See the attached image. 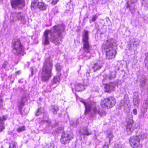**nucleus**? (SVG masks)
I'll list each match as a JSON object with an SVG mask.
<instances>
[{"label":"nucleus","mask_w":148,"mask_h":148,"mask_svg":"<svg viewBox=\"0 0 148 148\" xmlns=\"http://www.w3.org/2000/svg\"><path fill=\"white\" fill-rule=\"evenodd\" d=\"M52 67V60L49 57L45 59L43 64L41 77L43 82L48 81L51 76Z\"/></svg>","instance_id":"nucleus-1"},{"label":"nucleus","mask_w":148,"mask_h":148,"mask_svg":"<svg viewBox=\"0 0 148 148\" xmlns=\"http://www.w3.org/2000/svg\"><path fill=\"white\" fill-rule=\"evenodd\" d=\"M116 72L115 71L110 72L108 74L104 75L102 83L105 85L104 88L106 91L109 92L110 90H113L116 86V84L114 82H109L112 80H113L115 78Z\"/></svg>","instance_id":"nucleus-2"},{"label":"nucleus","mask_w":148,"mask_h":148,"mask_svg":"<svg viewBox=\"0 0 148 148\" xmlns=\"http://www.w3.org/2000/svg\"><path fill=\"white\" fill-rule=\"evenodd\" d=\"M117 45L115 41L113 39H108L106 44H103L102 48L106 52L107 58L112 59L114 58L116 54V51L113 49V47L116 46Z\"/></svg>","instance_id":"nucleus-3"},{"label":"nucleus","mask_w":148,"mask_h":148,"mask_svg":"<svg viewBox=\"0 0 148 148\" xmlns=\"http://www.w3.org/2000/svg\"><path fill=\"white\" fill-rule=\"evenodd\" d=\"M65 28V26L63 24H58L54 26L52 29L46 30L44 33L45 37H55L56 36L60 37L64 32Z\"/></svg>","instance_id":"nucleus-4"},{"label":"nucleus","mask_w":148,"mask_h":148,"mask_svg":"<svg viewBox=\"0 0 148 148\" xmlns=\"http://www.w3.org/2000/svg\"><path fill=\"white\" fill-rule=\"evenodd\" d=\"M19 38H15L12 40L13 51L17 55L22 54L24 52V48Z\"/></svg>","instance_id":"nucleus-5"},{"label":"nucleus","mask_w":148,"mask_h":148,"mask_svg":"<svg viewBox=\"0 0 148 148\" xmlns=\"http://www.w3.org/2000/svg\"><path fill=\"white\" fill-rule=\"evenodd\" d=\"M82 102L85 106L86 110L85 114L86 115L87 114H89L91 117H92L94 114L97 113L101 116L103 115V114H104L103 112L101 113L100 111L97 110L95 107H93L90 105L87 104L84 100H82Z\"/></svg>","instance_id":"nucleus-6"},{"label":"nucleus","mask_w":148,"mask_h":148,"mask_svg":"<svg viewBox=\"0 0 148 148\" xmlns=\"http://www.w3.org/2000/svg\"><path fill=\"white\" fill-rule=\"evenodd\" d=\"M116 103L115 99L113 97H110L101 101V105L104 108H110L114 106Z\"/></svg>","instance_id":"nucleus-7"},{"label":"nucleus","mask_w":148,"mask_h":148,"mask_svg":"<svg viewBox=\"0 0 148 148\" xmlns=\"http://www.w3.org/2000/svg\"><path fill=\"white\" fill-rule=\"evenodd\" d=\"M130 100L128 95L127 94H125L124 95V99L121 100L119 105L118 109H121L123 108L124 110L126 112H130V110L129 108Z\"/></svg>","instance_id":"nucleus-8"},{"label":"nucleus","mask_w":148,"mask_h":148,"mask_svg":"<svg viewBox=\"0 0 148 148\" xmlns=\"http://www.w3.org/2000/svg\"><path fill=\"white\" fill-rule=\"evenodd\" d=\"M130 145L134 148L141 147L142 146V143L140 139L138 136H133L130 140Z\"/></svg>","instance_id":"nucleus-9"},{"label":"nucleus","mask_w":148,"mask_h":148,"mask_svg":"<svg viewBox=\"0 0 148 148\" xmlns=\"http://www.w3.org/2000/svg\"><path fill=\"white\" fill-rule=\"evenodd\" d=\"M132 119V113L127 115L126 119V121L127 122L126 126V131L128 134H131L134 130L133 126L134 121Z\"/></svg>","instance_id":"nucleus-10"},{"label":"nucleus","mask_w":148,"mask_h":148,"mask_svg":"<svg viewBox=\"0 0 148 148\" xmlns=\"http://www.w3.org/2000/svg\"><path fill=\"white\" fill-rule=\"evenodd\" d=\"M73 137V135L72 133H64L62 135L60 141L62 144H65L69 143Z\"/></svg>","instance_id":"nucleus-11"},{"label":"nucleus","mask_w":148,"mask_h":148,"mask_svg":"<svg viewBox=\"0 0 148 148\" xmlns=\"http://www.w3.org/2000/svg\"><path fill=\"white\" fill-rule=\"evenodd\" d=\"M61 38H44L42 40V43L44 45L49 44V40L56 45L60 44L62 42Z\"/></svg>","instance_id":"nucleus-12"},{"label":"nucleus","mask_w":148,"mask_h":148,"mask_svg":"<svg viewBox=\"0 0 148 148\" xmlns=\"http://www.w3.org/2000/svg\"><path fill=\"white\" fill-rule=\"evenodd\" d=\"M11 2L12 8L15 9L21 8L25 5L24 0H11Z\"/></svg>","instance_id":"nucleus-13"},{"label":"nucleus","mask_w":148,"mask_h":148,"mask_svg":"<svg viewBox=\"0 0 148 148\" xmlns=\"http://www.w3.org/2000/svg\"><path fill=\"white\" fill-rule=\"evenodd\" d=\"M82 42L83 45V49L84 51L89 55L88 57V58H89L90 56L89 53L91 47V45L89 41L88 38H83Z\"/></svg>","instance_id":"nucleus-14"},{"label":"nucleus","mask_w":148,"mask_h":148,"mask_svg":"<svg viewBox=\"0 0 148 148\" xmlns=\"http://www.w3.org/2000/svg\"><path fill=\"white\" fill-rule=\"evenodd\" d=\"M12 17H14V18H17L18 20H20L21 22L23 24H25L26 22V21L25 19V17L22 15L21 12L17 13L15 12L14 14H12Z\"/></svg>","instance_id":"nucleus-15"},{"label":"nucleus","mask_w":148,"mask_h":148,"mask_svg":"<svg viewBox=\"0 0 148 148\" xmlns=\"http://www.w3.org/2000/svg\"><path fill=\"white\" fill-rule=\"evenodd\" d=\"M140 103V99L138 92H135L133 97V103L134 106L138 107Z\"/></svg>","instance_id":"nucleus-16"},{"label":"nucleus","mask_w":148,"mask_h":148,"mask_svg":"<svg viewBox=\"0 0 148 148\" xmlns=\"http://www.w3.org/2000/svg\"><path fill=\"white\" fill-rule=\"evenodd\" d=\"M106 138L105 140L106 141H108L109 143H110L114 137L112 132L110 130H108L106 131Z\"/></svg>","instance_id":"nucleus-17"},{"label":"nucleus","mask_w":148,"mask_h":148,"mask_svg":"<svg viewBox=\"0 0 148 148\" xmlns=\"http://www.w3.org/2000/svg\"><path fill=\"white\" fill-rule=\"evenodd\" d=\"M26 101V98L24 96L22 97L19 99L18 101V106L20 110L21 109L22 107L24 106Z\"/></svg>","instance_id":"nucleus-18"},{"label":"nucleus","mask_w":148,"mask_h":148,"mask_svg":"<svg viewBox=\"0 0 148 148\" xmlns=\"http://www.w3.org/2000/svg\"><path fill=\"white\" fill-rule=\"evenodd\" d=\"M7 118L6 115L0 117V131H2L4 129V121Z\"/></svg>","instance_id":"nucleus-19"},{"label":"nucleus","mask_w":148,"mask_h":148,"mask_svg":"<svg viewBox=\"0 0 148 148\" xmlns=\"http://www.w3.org/2000/svg\"><path fill=\"white\" fill-rule=\"evenodd\" d=\"M102 65L99 62L95 63L92 66V69L95 72L101 69Z\"/></svg>","instance_id":"nucleus-20"},{"label":"nucleus","mask_w":148,"mask_h":148,"mask_svg":"<svg viewBox=\"0 0 148 148\" xmlns=\"http://www.w3.org/2000/svg\"><path fill=\"white\" fill-rule=\"evenodd\" d=\"M75 88L76 90L80 91L84 89V86L80 84L76 83L75 84Z\"/></svg>","instance_id":"nucleus-21"},{"label":"nucleus","mask_w":148,"mask_h":148,"mask_svg":"<svg viewBox=\"0 0 148 148\" xmlns=\"http://www.w3.org/2000/svg\"><path fill=\"white\" fill-rule=\"evenodd\" d=\"M57 76L54 77L53 79V83L54 84H57L60 82V74L59 73H58Z\"/></svg>","instance_id":"nucleus-22"},{"label":"nucleus","mask_w":148,"mask_h":148,"mask_svg":"<svg viewBox=\"0 0 148 148\" xmlns=\"http://www.w3.org/2000/svg\"><path fill=\"white\" fill-rule=\"evenodd\" d=\"M82 134L84 135L88 136L92 134L90 131L88 130L86 127L84 128L83 131L81 132Z\"/></svg>","instance_id":"nucleus-23"},{"label":"nucleus","mask_w":148,"mask_h":148,"mask_svg":"<svg viewBox=\"0 0 148 148\" xmlns=\"http://www.w3.org/2000/svg\"><path fill=\"white\" fill-rule=\"evenodd\" d=\"M37 7L40 10H43L45 9L46 6L44 3L41 2H38L37 4Z\"/></svg>","instance_id":"nucleus-24"},{"label":"nucleus","mask_w":148,"mask_h":148,"mask_svg":"<svg viewBox=\"0 0 148 148\" xmlns=\"http://www.w3.org/2000/svg\"><path fill=\"white\" fill-rule=\"evenodd\" d=\"M79 119H77L75 121H70V124L72 126L74 127H76L79 123Z\"/></svg>","instance_id":"nucleus-25"},{"label":"nucleus","mask_w":148,"mask_h":148,"mask_svg":"<svg viewBox=\"0 0 148 148\" xmlns=\"http://www.w3.org/2000/svg\"><path fill=\"white\" fill-rule=\"evenodd\" d=\"M50 109L53 114H56L57 111L58 110V107L56 106H52Z\"/></svg>","instance_id":"nucleus-26"},{"label":"nucleus","mask_w":148,"mask_h":148,"mask_svg":"<svg viewBox=\"0 0 148 148\" xmlns=\"http://www.w3.org/2000/svg\"><path fill=\"white\" fill-rule=\"evenodd\" d=\"M98 16L96 14L93 15L92 16H91L89 19L90 23H91L92 22L95 21L98 18Z\"/></svg>","instance_id":"nucleus-27"},{"label":"nucleus","mask_w":148,"mask_h":148,"mask_svg":"<svg viewBox=\"0 0 148 148\" xmlns=\"http://www.w3.org/2000/svg\"><path fill=\"white\" fill-rule=\"evenodd\" d=\"M17 143L15 142H12L10 144L9 148H16Z\"/></svg>","instance_id":"nucleus-28"},{"label":"nucleus","mask_w":148,"mask_h":148,"mask_svg":"<svg viewBox=\"0 0 148 148\" xmlns=\"http://www.w3.org/2000/svg\"><path fill=\"white\" fill-rule=\"evenodd\" d=\"M56 70L58 72H60L61 70L62 66L59 63H57L55 65Z\"/></svg>","instance_id":"nucleus-29"},{"label":"nucleus","mask_w":148,"mask_h":148,"mask_svg":"<svg viewBox=\"0 0 148 148\" xmlns=\"http://www.w3.org/2000/svg\"><path fill=\"white\" fill-rule=\"evenodd\" d=\"M25 130V126H22L19 127L16 129L17 131L18 132H21L24 131Z\"/></svg>","instance_id":"nucleus-30"},{"label":"nucleus","mask_w":148,"mask_h":148,"mask_svg":"<svg viewBox=\"0 0 148 148\" xmlns=\"http://www.w3.org/2000/svg\"><path fill=\"white\" fill-rule=\"evenodd\" d=\"M44 112V109L42 108H39L37 111L36 115L37 116L40 115L41 113Z\"/></svg>","instance_id":"nucleus-31"},{"label":"nucleus","mask_w":148,"mask_h":148,"mask_svg":"<svg viewBox=\"0 0 148 148\" xmlns=\"http://www.w3.org/2000/svg\"><path fill=\"white\" fill-rule=\"evenodd\" d=\"M89 32L88 30H84L83 32V37H88Z\"/></svg>","instance_id":"nucleus-32"},{"label":"nucleus","mask_w":148,"mask_h":148,"mask_svg":"<svg viewBox=\"0 0 148 148\" xmlns=\"http://www.w3.org/2000/svg\"><path fill=\"white\" fill-rule=\"evenodd\" d=\"M44 148H54V144L53 143H50L46 145Z\"/></svg>","instance_id":"nucleus-33"},{"label":"nucleus","mask_w":148,"mask_h":148,"mask_svg":"<svg viewBox=\"0 0 148 148\" xmlns=\"http://www.w3.org/2000/svg\"><path fill=\"white\" fill-rule=\"evenodd\" d=\"M140 85L142 87H143L145 83V78H142L140 81Z\"/></svg>","instance_id":"nucleus-34"},{"label":"nucleus","mask_w":148,"mask_h":148,"mask_svg":"<svg viewBox=\"0 0 148 148\" xmlns=\"http://www.w3.org/2000/svg\"><path fill=\"white\" fill-rule=\"evenodd\" d=\"M127 8H129V10L131 12H133L134 10V7H131L129 5V4H127Z\"/></svg>","instance_id":"nucleus-35"},{"label":"nucleus","mask_w":148,"mask_h":148,"mask_svg":"<svg viewBox=\"0 0 148 148\" xmlns=\"http://www.w3.org/2000/svg\"><path fill=\"white\" fill-rule=\"evenodd\" d=\"M110 143H109L108 141H106L105 144L103 147V148H109V146L110 144Z\"/></svg>","instance_id":"nucleus-36"},{"label":"nucleus","mask_w":148,"mask_h":148,"mask_svg":"<svg viewBox=\"0 0 148 148\" xmlns=\"http://www.w3.org/2000/svg\"><path fill=\"white\" fill-rule=\"evenodd\" d=\"M9 65L8 64V62L6 61H5L3 65V67L4 69H8V66Z\"/></svg>","instance_id":"nucleus-37"},{"label":"nucleus","mask_w":148,"mask_h":148,"mask_svg":"<svg viewBox=\"0 0 148 148\" xmlns=\"http://www.w3.org/2000/svg\"><path fill=\"white\" fill-rule=\"evenodd\" d=\"M124 145L121 143L117 144L116 148H124Z\"/></svg>","instance_id":"nucleus-38"},{"label":"nucleus","mask_w":148,"mask_h":148,"mask_svg":"<svg viewBox=\"0 0 148 148\" xmlns=\"http://www.w3.org/2000/svg\"><path fill=\"white\" fill-rule=\"evenodd\" d=\"M38 2L37 1H35L32 3L31 5V7L32 8H35L36 6H37V4Z\"/></svg>","instance_id":"nucleus-39"},{"label":"nucleus","mask_w":148,"mask_h":148,"mask_svg":"<svg viewBox=\"0 0 148 148\" xmlns=\"http://www.w3.org/2000/svg\"><path fill=\"white\" fill-rule=\"evenodd\" d=\"M139 136L140 138V137L142 139H145L147 137L146 135L144 134H142L141 135H139Z\"/></svg>","instance_id":"nucleus-40"},{"label":"nucleus","mask_w":148,"mask_h":148,"mask_svg":"<svg viewBox=\"0 0 148 148\" xmlns=\"http://www.w3.org/2000/svg\"><path fill=\"white\" fill-rule=\"evenodd\" d=\"M42 122L44 123H46L48 124L47 125L49 126L51 122L49 120H44L42 121Z\"/></svg>","instance_id":"nucleus-41"},{"label":"nucleus","mask_w":148,"mask_h":148,"mask_svg":"<svg viewBox=\"0 0 148 148\" xmlns=\"http://www.w3.org/2000/svg\"><path fill=\"white\" fill-rule=\"evenodd\" d=\"M36 69L35 68H32V70L31 71V72L32 73V75H33L34 74V73H35L36 71Z\"/></svg>","instance_id":"nucleus-42"},{"label":"nucleus","mask_w":148,"mask_h":148,"mask_svg":"<svg viewBox=\"0 0 148 148\" xmlns=\"http://www.w3.org/2000/svg\"><path fill=\"white\" fill-rule=\"evenodd\" d=\"M58 1V0H53L52 2V3L53 5H55Z\"/></svg>","instance_id":"nucleus-43"},{"label":"nucleus","mask_w":148,"mask_h":148,"mask_svg":"<svg viewBox=\"0 0 148 148\" xmlns=\"http://www.w3.org/2000/svg\"><path fill=\"white\" fill-rule=\"evenodd\" d=\"M133 113L135 115H136L137 114V111L136 109H133Z\"/></svg>","instance_id":"nucleus-44"},{"label":"nucleus","mask_w":148,"mask_h":148,"mask_svg":"<svg viewBox=\"0 0 148 148\" xmlns=\"http://www.w3.org/2000/svg\"><path fill=\"white\" fill-rule=\"evenodd\" d=\"M3 101L1 98L0 97V107H1L3 104Z\"/></svg>","instance_id":"nucleus-45"},{"label":"nucleus","mask_w":148,"mask_h":148,"mask_svg":"<svg viewBox=\"0 0 148 148\" xmlns=\"http://www.w3.org/2000/svg\"><path fill=\"white\" fill-rule=\"evenodd\" d=\"M139 44V42H138V41H137V42L134 41V45H138Z\"/></svg>","instance_id":"nucleus-46"},{"label":"nucleus","mask_w":148,"mask_h":148,"mask_svg":"<svg viewBox=\"0 0 148 148\" xmlns=\"http://www.w3.org/2000/svg\"><path fill=\"white\" fill-rule=\"evenodd\" d=\"M129 47H129V46H128V49H129V50H131L132 49H131V45H129Z\"/></svg>","instance_id":"nucleus-47"},{"label":"nucleus","mask_w":148,"mask_h":148,"mask_svg":"<svg viewBox=\"0 0 148 148\" xmlns=\"http://www.w3.org/2000/svg\"><path fill=\"white\" fill-rule=\"evenodd\" d=\"M19 82L20 83H23V81H22V79H20L19 80Z\"/></svg>","instance_id":"nucleus-48"},{"label":"nucleus","mask_w":148,"mask_h":148,"mask_svg":"<svg viewBox=\"0 0 148 148\" xmlns=\"http://www.w3.org/2000/svg\"><path fill=\"white\" fill-rule=\"evenodd\" d=\"M56 133H59V132H60L59 130H57L56 131Z\"/></svg>","instance_id":"nucleus-49"},{"label":"nucleus","mask_w":148,"mask_h":148,"mask_svg":"<svg viewBox=\"0 0 148 148\" xmlns=\"http://www.w3.org/2000/svg\"><path fill=\"white\" fill-rule=\"evenodd\" d=\"M38 40H37L36 41V42H34V43H38Z\"/></svg>","instance_id":"nucleus-50"},{"label":"nucleus","mask_w":148,"mask_h":148,"mask_svg":"<svg viewBox=\"0 0 148 148\" xmlns=\"http://www.w3.org/2000/svg\"><path fill=\"white\" fill-rule=\"evenodd\" d=\"M59 129V130H60V129L61 130H62V129H63V128H60V127H59L58 128Z\"/></svg>","instance_id":"nucleus-51"},{"label":"nucleus","mask_w":148,"mask_h":148,"mask_svg":"<svg viewBox=\"0 0 148 148\" xmlns=\"http://www.w3.org/2000/svg\"><path fill=\"white\" fill-rule=\"evenodd\" d=\"M47 90V91H49V92H51V90H50V89H49V90Z\"/></svg>","instance_id":"nucleus-52"},{"label":"nucleus","mask_w":148,"mask_h":148,"mask_svg":"<svg viewBox=\"0 0 148 148\" xmlns=\"http://www.w3.org/2000/svg\"><path fill=\"white\" fill-rule=\"evenodd\" d=\"M2 0H0V3L2 2Z\"/></svg>","instance_id":"nucleus-53"},{"label":"nucleus","mask_w":148,"mask_h":148,"mask_svg":"<svg viewBox=\"0 0 148 148\" xmlns=\"http://www.w3.org/2000/svg\"><path fill=\"white\" fill-rule=\"evenodd\" d=\"M48 55V54H46V56H47Z\"/></svg>","instance_id":"nucleus-54"}]
</instances>
